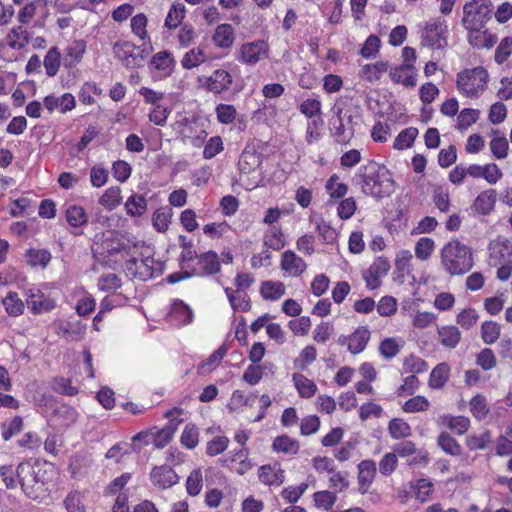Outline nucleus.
<instances>
[{"mask_svg":"<svg viewBox=\"0 0 512 512\" xmlns=\"http://www.w3.org/2000/svg\"><path fill=\"white\" fill-rule=\"evenodd\" d=\"M354 179L365 195L375 198L388 197L395 190V183L389 173L375 163L361 166Z\"/></svg>","mask_w":512,"mask_h":512,"instance_id":"f257e3e1","label":"nucleus"},{"mask_svg":"<svg viewBox=\"0 0 512 512\" xmlns=\"http://www.w3.org/2000/svg\"><path fill=\"white\" fill-rule=\"evenodd\" d=\"M440 262L448 275H464L474 266L473 249L459 240H451L441 248Z\"/></svg>","mask_w":512,"mask_h":512,"instance_id":"f03ea898","label":"nucleus"},{"mask_svg":"<svg viewBox=\"0 0 512 512\" xmlns=\"http://www.w3.org/2000/svg\"><path fill=\"white\" fill-rule=\"evenodd\" d=\"M488 264L498 267L496 278L507 281L512 275V240L497 236L488 243Z\"/></svg>","mask_w":512,"mask_h":512,"instance_id":"7ed1b4c3","label":"nucleus"},{"mask_svg":"<svg viewBox=\"0 0 512 512\" xmlns=\"http://www.w3.org/2000/svg\"><path fill=\"white\" fill-rule=\"evenodd\" d=\"M41 468L29 462H22L16 469L17 485L20 484L25 495L31 499H38L43 492L44 480Z\"/></svg>","mask_w":512,"mask_h":512,"instance_id":"20e7f679","label":"nucleus"},{"mask_svg":"<svg viewBox=\"0 0 512 512\" xmlns=\"http://www.w3.org/2000/svg\"><path fill=\"white\" fill-rule=\"evenodd\" d=\"M493 4L490 0H472L463 7L462 24L466 29L483 28L491 19Z\"/></svg>","mask_w":512,"mask_h":512,"instance_id":"39448f33","label":"nucleus"},{"mask_svg":"<svg viewBox=\"0 0 512 512\" xmlns=\"http://www.w3.org/2000/svg\"><path fill=\"white\" fill-rule=\"evenodd\" d=\"M448 28L446 21L441 18L428 20L421 32V44L432 49H443L448 45Z\"/></svg>","mask_w":512,"mask_h":512,"instance_id":"423d86ee","label":"nucleus"},{"mask_svg":"<svg viewBox=\"0 0 512 512\" xmlns=\"http://www.w3.org/2000/svg\"><path fill=\"white\" fill-rule=\"evenodd\" d=\"M487 80V70L482 66H478L458 73L457 87L466 95L473 96L485 88Z\"/></svg>","mask_w":512,"mask_h":512,"instance_id":"0eeeda50","label":"nucleus"},{"mask_svg":"<svg viewBox=\"0 0 512 512\" xmlns=\"http://www.w3.org/2000/svg\"><path fill=\"white\" fill-rule=\"evenodd\" d=\"M128 274L142 280L156 277L163 271V264L147 255L141 259L132 258L126 264Z\"/></svg>","mask_w":512,"mask_h":512,"instance_id":"6e6552de","label":"nucleus"},{"mask_svg":"<svg viewBox=\"0 0 512 512\" xmlns=\"http://www.w3.org/2000/svg\"><path fill=\"white\" fill-rule=\"evenodd\" d=\"M26 303L33 314L40 315L54 310L57 301L41 288L32 287L25 292Z\"/></svg>","mask_w":512,"mask_h":512,"instance_id":"1a4fd4ad","label":"nucleus"},{"mask_svg":"<svg viewBox=\"0 0 512 512\" xmlns=\"http://www.w3.org/2000/svg\"><path fill=\"white\" fill-rule=\"evenodd\" d=\"M371 332L367 326H358L350 335H341L337 343L341 346L346 345L351 354L363 352L370 340Z\"/></svg>","mask_w":512,"mask_h":512,"instance_id":"9d476101","label":"nucleus"},{"mask_svg":"<svg viewBox=\"0 0 512 512\" xmlns=\"http://www.w3.org/2000/svg\"><path fill=\"white\" fill-rule=\"evenodd\" d=\"M390 270V263L383 257H377L370 267L364 272L363 278L369 290H375L381 286L382 279Z\"/></svg>","mask_w":512,"mask_h":512,"instance_id":"9b49d317","label":"nucleus"},{"mask_svg":"<svg viewBox=\"0 0 512 512\" xmlns=\"http://www.w3.org/2000/svg\"><path fill=\"white\" fill-rule=\"evenodd\" d=\"M179 476L169 465L154 466L150 472L152 485L160 490H166L179 482Z\"/></svg>","mask_w":512,"mask_h":512,"instance_id":"f8f14e48","label":"nucleus"},{"mask_svg":"<svg viewBox=\"0 0 512 512\" xmlns=\"http://www.w3.org/2000/svg\"><path fill=\"white\" fill-rule=\"evenodd\" d=\"M135 49L136 45L134 43L119 40L113 45V54L127 69L140 68L142 63L136 60L139 55L135 52Z\"/></svg>","mask_w":512,"mask_h":512,"instance_id":"ddd939ff","label":"nucleus"},{"mask_svg":"<svg viewBox=\"0 0 512 512\" xmlns=\"http://www.w3.org/2000/svg\"><path fill=\"white\" fill-rule=\"evenodd\" d=\"M240 60L246 64H256L268 54V45L263 40L244 43L240 49Z\"/></svg>","mask_w":512,"mask_h":512,"instance_id":"4468645a","label":"nucleus"},{"mask_svg":"<svg viewBox=\"0 0 512 512\" xmlns=\"http://www.w3.org/2000/svg\"><path fill=\"white\" fill-rule=\"evenodd\" d=\"M280 268L288 277H298L307 268L306 262L294 251L287 250L281 256Z\"/></svg>","mask_w":512,"mask_h":512,"instance_id":"2eb2a0df","label":"nucleus"},{"mask_svg":"<svg viewBox=\"0 0 512 512\" xmlns=\"http://www.w3.org/2000/svg\"><path fill=\"white\" fill-rule=\"evenodd\" d=\"M194 314L192 309L185 302L179 299L173 300L168 313V320L174 326H184L190 324Z\"/></svg>","mask_w":512,"mask_h":512,"instance_id":"dca6fc26","label":"nucleus"},{"mask_svg":"<svg viewBox=\"0 0 512 512\" xmlns=\"http://www.w3.org/2000/svg\"><path fill=\"white\" fill-rule=\"evenodd\" d=\"M258 479L266 486H280L285 481V471L279 463L262 465L258 469Z\"/></svg>","mask_w":512,"mask_h":512,"instance_id":"f3484780","label":"nucleus"},{"mask_svg":"<svg viewBox=\"0 0 512 512\" xmlns=\"http://www.w3.org/2000/svg\"><path fill=\"white\" fill-rule=\"evenodd\" d=\"M233 82L231 74L223 69L215 70L209 77L205 78V86L208 91L220 94L229 89Z\"/></svg>","mask_w":512,"mask_h":512,"instance_id":"a211bd4d","label":"nucleus"},{"mask_svg":"<svg viewBox=\"0 0 512 512\" xmlns=\"http://www.w3.org/2000/svg\"><path fill=\"white\" fill-rule=\"evenodd\" d=\"M440 427H446L456 434L466 433L470 427V419L466 416H452L450 414L440 415L437 419Z\"/></svg>","mask_w":512,"mask_h":512,"instance_id":"6ab92c4d","label":"nucleus"},{"mask_svg":"<svg viewBox=\"0 0 512 512\" xmlns=\"http://www.w3.org/2000/svg\"><path fill=\"white\" fill-rule=\"evenodd\" d=\"M359 492L365 494L376 475V463L373 460H363L358 465Z\"/></svg>","mask_w":512,"mask_h":512,"instance_id":"aec40b11","label":"nucleus"},{"mask_svg":"<svg viewBox=\"0 0 512 512\" xmlns=\"http://www.w3.org/2000/svg\"><path fill=\"white\" fill-rule=\"evenodd\" d=\"M259 293L265 300L277 301L285 295L286 287L279 280H266L260 284Z\"/></svg>","mask_w":512,"mask_h":512,"instance_id":"412c9836","label":"nucleus"},{"mask_svg":"<svg viewBox=\"0 0 512 512\" xmlns=\"http://www.w3.org/2000/svg\"><path fill=\"white\" fill-rule=\"evenodd\" d=\"M292 382L301 398L310 399L317 393L316 383L301 373H293Z\"/></svg>","mask_w":512,"mask_h":512,"instance_id":"4be33fe9","label":"nucleus"},{"mask_svg":"<svg viewBox=\"0 0 512 512\" xmlns=\"http://www.w3.org/2000/svg\"><path fill=\"white\" fill-rule=\"evenodd\" d=\"M65 218L70 227L78 229L88 223V214L86 210L76 204H67L65 206Z\"/></svg>","mask_w":512,"mask_h":512,"instance_id":"5701e85b","label":"nucleus"},{"mask_svg":"<svg viewBox=\"0 0 512 512\" xmlns=\"http://www.w3.org/2000/svg\"><path fill=\"white\" fill-rule=\"evenodd\" d=\"M124 207L128 216L141 217L147 211V200L142 194L132 193L124 203Z\"/></svg>","mask_w":512,"mask_h":512,"instance_id":"b1692460","label":"nucleus"},{"mask_svg":"<svg viewBox=\"0 0 512 512\" xmlns=\"http://www.w3.org/2000/svg\"><path fill=\"white\" fill-rule=\"evenodd\" d=\"M495 203V190H485L476 197L473 209L480 215H488L494 209Z\"/></svg>","mask_w":512,"mask_h":512,"instance_id":"393cba45","label":"nucleus"},{"mask_svg":"<svg viewBox=\"0 0 512 512\" xmlns=\"http://www.w3.org/2000/svg\"><path fill=\"white\" fill-rule=\"evenodd\" d=\"M173 55L169 51H161L156 53L150 60V68L161 71L164 75L169 76L174 66Z\"/></svg>","mask_w":512,"mask_h":512,"instance_id":"a878e982","label":"nucleus"},{"mask_svg":"<svg viewBox=\"0 0 512 512\" xmlns=\"http://www.w3.org/2000/svg\"><path fill=\"white\" fill-rule=\"evenodd\" d=\"M234 39V29L230 24H221L217 26L212 37L215 46L219 48L231 47Z\"/></svg>","mask_w":512,"mask_h":512,"instance_id":"bb28decb","label":"nucleus"},{"mask_svg":"<svg viewBox=\"0 0 512 512\" xmlns=\"http://www.w3.org/2000/svg\"><path fill=\"white\" fill-rule=\"evenodd\" d=\"M224 291L234 311L246 312L250 309L251 304L246 292L236 291L230 287H226Z\"/></svg>","mask_w":512,"mask_h":512,"instance_id":"cd10ccee","label":"nucleus"},{"mask_svg":"<svg viewBox=\"0 0 512 512\" xmlns=\"http://www.w3.org/2000/svg\"><path fill=\"white\" fill-rule=\"evenodd\" d=\"M263 243L272 250H281L285 246V237L282 229L276 225L270 226L264 233Z\"/></svg>","mask_w":512,"mask_h":512,"instance_id":"c85d7f7f","label":"nucleus"},{"mask_svg":"<svg viewBox=\"0 0 512 512\" xmlns=\"http://www.w3.org/2000/svg\"><path fill=\"white\" fill-rule=\"evenodd\" d=\"M99 204L107 211L117 208L122 202V190L119 186L107 188L98 200Z\"/></svg>","mask_w":512,"mask_h":512,"instance_id":"c756f323","label":"nucleus"},{"mask_svg":"<svg viewBox=\"0 0 512 512\" xmlns=\"http://www.w3.org/2000/svg\"><path fill=\"white\" fill-rule=\"evenodd\" d=\"M405 341L401 337H389L380 342L379 353L385 359L394 358L404 346Z\"/></svg>","mask_w":512,"mask_h":512,"instance_id":"7c9ffc66","label":"nucleus"},{"mask_svg":"<svg viewBox=\"0 0 512 512\" xmlns=\"http://www.w3.org/2000/svg\"><path fill=\"white\" fill-rule=\"evenodd\" d=\"M450 373V367L447 363H440L430 373L429 376V387L432 389H441L448 381Z\"/></svg>","mask_w":512,"mask_h":512,"instance_id":"2f4dec72","label":"nucleus"},{"mask_svg":"<svg viewBox=\"0 0 512 512\" xmlns=\"http://www.w3.org/2000/svg\"><path fill=\"white\" fill-rule=\"evenodd\" d=\"M2 303L9 316L18 317L24 313L25 305L16 292H8Z\"/></svg>","mask_w":512,"mask_h":512,"instance_id":"473e14b6","label":"nucleus"},{"mask_svg":"<svg viewBox=\"0 0 512 512\" xmlns=\"http://www.w3.org/2000/svg\"><path fill=\"white\" fill-rule=\"evenodd\" d=\"M197 264L199 266L198 269L200 274L210 275L220 270L218 256L214 252H207L202 254L198 258Z\"/></svg>","mask_w":512,"mask_h":512,"instance_id":"72a5a7b5","label":"nucleus"},{"mask_svg":"<svg viewBox=\"0 0 512 512\" xmlns=\"http://www.w3.org/2000/svg\"><path fill=\"white\" fill-rule=\"evenodd\" d=\"M271 364H256L249 365L243 373V380L249 385H257L267 370H271Z\"/></svg>","mask_w":512,"mask_h":512,"instance_id":"f704fd0d","label":"nucleus"},{"mask_svg":"<svg viewBox=\"0 0 512 512\" xmlns=\"http://www.w3.org/2000/svg\"><path fill=\"white\" fill-rule=\"evenodd\" d=\"M26 263L31 267L45 268L51 260V253L46 249H29L25 254Z\"/></svg>","mask_w":512,"mask_h":512,"instance_id":"c9c22d12","label":"nucleus"},{"mask_svg":"<svg viewBox=\"0 0 512 512\" xmlns=\"http://www.w3.org/2000/svg\"><path fill=\"white\" fill-rule=\"evenodd\" d=\"M272 448L278 453L295 455L299 451V444L295 439L287 435H282L274 439Z\"/></svg>","mask_w":512,"mask_h":512,"instance_id":"e433bc0d","label":"nucleus"},{"mask_svg":"<svg viewBox=\"0 0 512 512\" xmlns=\"http://www.w3.org/2000/svg\"><path fill=\"white\" fill-rule=\"evenodd\" d=\"M440 342L447 348H455L461 339V333L455 326H444L438 329Z\"/></svg>","mask_w":512,"mask_h":512,"instance_id":"4c0bfd02","label":"nucleus"},{"mask_svg":"<svg viewBox=\"0 0 512 512\" xmlns=\"http://www.w3.org/2000/svg\"><path fill=\"white\" fill-rule=\"evenodd\" d=\"M492 442V434L490 431L486 430L482 433L470 434L466 438V446L469 450H484L488 447V445Z\"/></svg>","mask_w":512,"mask_h":512,"instance_id":"58836bf2","label":"nucleus"},{"mask_svg":"<svg viewBox=\"0 0 512 512\" xmlns=\"http://www.w3.org/2000/svg\"><path fill=\"white\" fill-rule=\"evenodd\" d=\"M388 70V62L379 61L373 64H366L360 71V76L370 82L377 81L381 75Z\"/></svg>","mask_w":512,"mask_h":512,"instance_id":"ea45409f","label":"nucleus"},{"mask_svg":"<svg viewBox=\"0 0 512 512\" xmlns=\"http://www.w3.org/2000/svg\"><path fill=\"white\" fill-rule=\"evenodd\" d=\"M469 406L471 414L479 421L484 420L490 411L487 400L482 394L474 396L470 400Z\"/></svg>","mask_w":512,"mask_h":512,"instance_id":"a19ab883","label":"nucleus"},{"mask_svg":"<svg viewBox=\"0 0 512 512\" xmlns=\"http://www.w3.org/2000/svg\"><path fill=\"white\" fill-rule=\"evenodd\" d=\"M313 501L317 508L331 511L337 501V493L329 490H322L313 494Z\"/></svg>","mask_w":512,"mask_h":512,"instance_id":"79ce46f5","label":"nucleus"},{"mask_svg":"<svg viewBox=\"0 0 512 512\" xmlns=\"http://www.w3.org/2000/svg\"><path fill=\"white\" fill-rule=\"evenodd\" d=\"M325 189L331 199L344 197L348 192V186L340 181L337 174H333L326 182Z\"/></svg>","mask_w":512,"mask_h":512,"instance_id":"37998d69","label":"nucleus"},{"mask_svg":"<svg viewBox=\"0 0 512 512\" xmlns=\"http://www.w3.org/2000/svg\"><path fill=\"white\" fill-rule=\"evenodd\" d=\"M122 286L121 278L113 273H103L97 281V287L103 292H114Z\"/></svg>","mask_w":512,"mask_h":512,"instance_id":"c03bdc74","label":"nucleus"},{"mask_svg":"<svg viewBox=\"0 0 512 512\" xmlns=\"http://www.w3.org/2000/svg\"><path fill=\"white\" fill-rule=\"evenodd\" d=\"M410 486L415 493L416 499L421 503L426 502L433 492L432 482L425 478H421L416 480L415 482H411Z\"/></svg>","mask_w":512,"mask_h":512,"instance_id":"a18cd8bd","label":"nucleus"},{"mask_svg":"<svg viewBox=\"0 0 512 512\" xmlns=\"http://www.w3.org/2000/svg\"><path fill=\"white\" fill-rule=\"evenodd\" d=\"M172 211L168 207L157 209L152 215V225L158 232H165L171 222Z\"/></svg>","mask_w":512,"mask_h":512,"instance_id":"49530a36","label":"nucleus"},{"mask_svg":"<svg viewBox=\"0 0 512 512\" xmlns=\"http://www.w3.org/2000/svg\"><path fill=\"white\" fill-rule=\"evenodd\" d=\"M46 74L49 77H53L57 74L61 64V54L57 47H52L47 52L43 61Z\"/></svg>","mask_w":512,"mask_h":512,"instance_id":"de8ad7c7","label":"nucleus"},{"mask_svg":"<svg viewBox=\"0 0 512 512\" xmlns=\"http://www.w3.org/2000/svg\"><path fill=\"white\" fill-rule=\"evenodd\" d=\"M501 334V327L495 321H485L481 325V337L484 343L494 344Z\"/></svg>","mask_w":512,"mask_h":512,"instance_id":"09e8293b","label":"nucleus"},{"mask_svg":"<svg viewBox=\"0 0 512 512\" xmlns=\"http://www.w3.org/2000/svg\"><path fill=\"white\" fill-rule=\"evenodd\" d=\"M388 431L393 439L406 438L411 435L410 425L400 418L392 419L389 422Z\"/></svg>","mask_w":512,"mask_h":512,"instance_id":"8fccbe9b","label":"nucleus"},{"mask_svg":"<svg viewBox=\"0 0 512 512\" xmlns=\"http://www.w3.org/2000/svg\"><path fill=\"white\" fill-rule=\"evenodd\" d=\"M203 488V475L201 468L194 469L187 477L186 491L190 496H197Z\"/></svg>","mask_w":512,"mask_h":512,"instance_id":"3c124183","label":"nucleus"},{"mask_svg":"<svg viewBox=\"0 0 512 512\" xmlns=\"http://www.w3.org/2000/svg\"><path fill=\"white\" fill-rule=\"evenodd\" d=\"M316 357V348L312 345H308L301 350L299 356L294 360V367L299 370H305L316 360Z\"/></svg>","mask_w":512,"mask_h":512,"instance_id":"603ef678","label":"nucleus"},{"mask_svg":"<svg viewBox=\"0 0 512 512\" xmlns=\"http://www.w3.org/2000/svg\"><path fill=\"white\" fill-rule=\"evenodd\" d=\"M329 486L333 492L338 493L349 487L348 472L334 470L329 475Z\"/></svg>","mask_w":512,"mask_h":512,"instance_id":"864d4df0","label":"nucleus"},{"mask_svg":"<svg viewBox=\"0 0 512 512\" xmlns=\"http://www.w3.org/2000/svg\"><path fill=\"white\" fill-rule=\"evenodd\" d=\"M185 17V6L182 3L173 4L165 19V27L168 29L177 28Z\"/></svg>","mask_w":512,"mask_h":512,"instance_id":"5fc2aeb1","label":"nucleus"},{"mask_svg":"<svg viewBox=\"0 0 512 512\" xmlns=\"http://www.w3.org/2000/svg\"><path fill=\"white\" fill-rule=\"evenodd\" d=\"M429 407V400L425 396L417 395L405 401L402 409L406 413H418L427 411Z\"/></svg>","mask_w":512,"mask_h":512,"instance_id":"6e6d98bb","label":"nucleus"},{"mask_svg":"<svg viewBox=\"0 0 512 512\" xmlns=\"http://www.w3.org/2000/svg\"><path fill=\"white\" fill-rule=\"evenodd\" d=\"M231 461L237 463L236 472L239 475H244L253 467V463L248 457V450L245 448L235 451Z\"/></svg>","mask_w":512,"mask_h":512,"instance_id":"4d7b16f0","label":"nucleus"},{"mask_svg":"<svg viewBox=\"0 0 512 512\" xmlns=\"http://www.w3.org/2000/svg\"><path fill=\"white\" fill-rule=\"evenodd\" d=\"M435 249V242L431 238H420L415 246V255L418 259L425 261L430 258Z\"/></svg>","mask_w":512,"mask_h":512,"instance_id":"13d9d810","label":"nucleus"},{"mask_svg":"<svg viewBox=\"0 0 512 512\" xmlns=\"http://www.w3.org/2000/svg\"><path fill=\"white\" fill-rule=\"evenodd\" d=\"M254 396H246L244 392L240 390L233 391L229 403L228 409L232 412L242 409L244 406H251Z\"/></svg>","mask_w":512,"mask_h":512,"instance_id":"bf43d9fd","label":"nucleus"},{"mask_svg":"<svg viewBox=\"0 0 512 512\" xmlns=\"http://www.w3.org/2000/svg\"><path fill=\"white\" fill-rule=\"evenodd\" d=\"M205 59L206 56L203 49H191L184 55L181 60V64L185 69H192L204 62Z\"/></svg>","mask_w":512,"mask_h":512,"instance_id":"052dcab7","label":"nucleus"},{"mask_svg":"<svg viewBox=\"0 0 512 512\" xmlns=\"http://www.w3.org/2000/svg\"><path fill=\"white\" fill-rule=\"evenodd\" d=\"M181 444L188 449H193L198 445L199 442V432L195 425L187 424L180 438Z\"/></svg>","mask_w":512,"mask_h":512,"instance_id":"680f3d73","label":"nucleus"},{"mask_svg":"<svg viewBox=\"0 0 512 512\" xmlns=\"http://www.w3.org/2000/svg\"><path fill=\"white\" fill-rule=\"evenodd\" d=\"M437 442L441 449L447 454L459 455L461 453V447L458 442L446 432H442L438 436Z\"/></svg>","mask_w":512,"mask_h":512,"instance_id":"e2e57ef3","label":"nucleus"},{"mask_svg":"<svg viewBox=\"0 0 512 512\" xmlns=\"http://www.w3.org/2000/svg\"><path fill=\"white\" fill-rule=\"evenodd\" d=\"M308 489V484L303 482L297 486H288L281 491V497L290 504L296 503Z\"/></svg>","mask_w":512,"mask_h":512,"instance_id":"0e129e2a","label":"nucleus"},{"mask_svg":"<svg viewBox=\"0 0 512 512\" xmlns=\"http://www.w3.org/2000/svg\"><path fill=\"white\" fill-rule=\"evenodd\" d=\"M397 300L393 296H383L380 298L376 308L382 317H390L397 311Z\"/></svg>","mask_w":512,"mask_h":512,"instance_id":"69168bd1","label":"nucleus"},{"mask_svg":"<svg viewBox=\"0 0 512 512\" xmlns=\"http://www.w3.org/2000/svg\"><path fill=\"white\" fill-rule=\"evenodd\" d=\"M67 512H86L83 496L78 491L70 492L64 500Z\"/></svg>","mask_w":512,"mask_h":512,"instance_id":"338daca9","label":"nucleus"},{"mask_svg":"<svg viewBox=\"0 0 512 512\" xmlns=\"http://www.w3.org/2000/svg\"><path fill=\"white\" fill-rule=\"evenodd\" d=\"M512 54V38L505 37L495 50L494 59L498 64H503Z\"/></svg>","mask_w":512,"mask_h":512,"instance_id":"774afa93","label":"nucleus"}]
</instances>
